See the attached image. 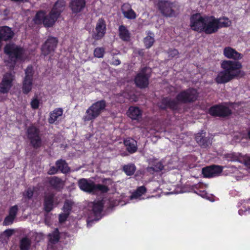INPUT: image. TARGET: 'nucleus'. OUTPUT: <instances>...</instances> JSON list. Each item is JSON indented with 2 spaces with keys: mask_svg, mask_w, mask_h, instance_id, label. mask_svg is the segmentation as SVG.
<instances>
[{
  "mask_svg": "<svg viewBox=\"0 0 250 250\" xmlns=\"http://www.w3.org/2000/svg\"><path fill=\"white\" fill-rule=\"evenodd\" d=\"M66 6L64 0H58L54 4L52 10L48 15L43 11L37 13L34 21L36 24H43L45 27H51L55 23L61 13Z\"/></svg>",
  "mask_w": 250,
  "mask_h": 250,
  "instance_id": "obj_1",
  "label": "nucleus"
},
{
  "mask_svg": "<svg viewBox=\"0 0 250 250\" xmlns=\"http://www.w3.org/2000/svg\"><path fill=\"white\" fill-rule=\"evenodd\" d=\"M221 67L233 79L236 78L242 77L245 73L241 70L242 64L239 61L232 60L223 61L221 64Z\"/></svg>",
  "mask_w": 250,
  "mask_h": 250,
  "instance_id": "obj_2",
  "label": "nucleus"
},
{
  "mask_svg": "<svg viewBox=\"0 0 250 250\" xmlns=\"http://www.w3.org/2000/svg\"><path fill=\"white\" fill-rule=\"evenodd\" d=\"M4 53L8 56L10 62L9 66L14 67V64L18 60H23V55L24 54V50L19 47L15 44L9 43L5 45L4 49Z\"/></svg>",
  "mask_w": 250,
  "mask_h": 250,
  "instance_id": "obj_3",
  "label": "nucleus"
},
{
  "mask_svg": "<svg viewBox=\"0 0 250 250\" xmlns=\"http://www.w3.org/2000/svg\"><path fill=\"white\" fill-rule=\"evenodd\" d=\"M106 103L104 100H101L93 103L86 110L83 120L84 122L93 121L97 118L105 109Z\"/></svg>",
  "mask_w": 250,
  "mask_h": 250,
  "instance_id": "obj_4",
  "label": "nucleus"
},
{
  "mask_svg": "<svg viewBox=\"0 0 250 250\" xmlns=\"http://www.w3.org/2000/svg\"><path fill=\"white\" fill-rule=\"evenodd\" d=\"M103 204L101 201H95L91 202L88 204V209L90 210L91 216H89V219L87 221V226L90 225V223L92 221H98L99 219L101 211L103 209Z\"/></svg>",
  "mask_w": 250,
  "mask_h": 250,
  "instance_id": "obj_5",
  "label": "nucleus"
},
{
  "mask_svg": "<svg viewBox=\"0 0 250 250\" xmlns=\"http://www.w3.org/2000/svg\"><path fill=\"white\" fill-rule=\"evenodd\" d=\"M207 17H202L199 14L192 15L190 18V26L191 29L199 32H204Z\"/></svg>",
  "mask_w": 250,
  "mask_h": 250,
  "instance_id": "obj_6",
  "label": "nucleus"
},
{
  "mask_svg": "<svg viewBox=\"0 0 250 250\" xmlns=\"http://www.w3.org/2000/svg\"><path fill=\"white\" fill-rule=\"evenodd\" d=\"M150 72V68L145 67L137 75L135 78V83L137 86L145 88L148 85Z\"/></svg>",
  "mask_w": 250,
  "mask_h": 250,
  "instance_id": "obj_7",
  "label": "nucleus"
},
{
  "mask_svg": "<svg viewBox=\"0 0 250 250\" xmlns=\"http://www.w3.org/2000/svg\"><path fill=\"white\" fill-rule=\"evenodd\" d=\"M33 70L31 66H28L25 70V76L23 81L22 91L25 94L28 93L32 90Z\"/></svg>",
  "mask_w": 250,
  "mask_h": 250,
  "instance_id": "obj_8",
  "label": "nucleus"
},
{
  "mask_svg": "<svg viewBox=\"0 0 250 250\" xmlns=\"http://www.w3.org/2000/svg\"><path fill=\"white\" fill-rule=\"evenodd\" d=\"M198 97L197 91L194 89H189L180 93L177 96V100L179 102H188L194 101Z\"/></svg>",
  "mask_w": 250,
  "mask_h": 250,
  "instance_id": "obj_9",
  "label": "nucleus"
},
{
  "mask_svg": "<svg viewBox=\"0 0 250 250\" xmlns=\"http://www.w3.org/2000/svg\"><path fill=\"white\" fill-rule=\"evenodd\" d=\"M14 80V74L12 73H6L0 83V92L3 93L8 92L11 88Z\"/></svg>",
  "mask_w": 250,
  "mask_h": 250,
  "instance_id": "obj_10",
  "label": "nucleus"
},
{
  "mask_svg": "<svg viewBox=\"0 0 250 250\" xmlns=\"http://www.w3.org/2000/svg\"><path fill=\"white\" fill-rule=\"evenodd\" d=\"M209 113L212 116L225 117L230 114L231 110L226 104H221L211 107Z\"/></svg>",
  "mask_w": 250,
  "mask_h": 250,
  "instance_id": "obj_11",
  "label": "nucleus"
},
{
  "mask_svg": "<svg viewBox=\"0 0 250 250\" xmlns=\"http://www.w3.org/2000/svg\"><path fill=\"white\" fill-rule=\"evenodd\" d=\"M158 6L161 13L165 16L172 17L174 15V4L168 1L161 0Z\"/></svg>",
  "mask_w": 250,
  "mask_h": 250,
  "instance_id": "obj_12",
  "label": "nucleus"
},
{
  "mask_svg": "<svg viewBox=\"0 0 250 250\" xmlns=\"http://www.w3.org/2000/svg\"><path fill=\"white\" fill-rule=\"evenodd\" d=\"M204 32L207 34H211L219 29L217 19L213 17H207Z\"/></svg>",
  "mask_w": 250,
  "mask_h": 250,
  "instance_id": "obj_13",
  "label": "nucleus"
},
{
  "mask_svg": "<svg viewBox=\"0 0 250 250\" xmlns=\"http://www.w3.org/2000/svg\"><path fill=\"white\" fill-rule=\"evenodd\" d=\"M27 133L28 137L34 147H39L41 145V140L39 136V131L37 128L34 126H31L28 129Z\"/></svg>",
  "mask_w": 250,
  "mask_h": 250,
  "instance_id": "obj_14",
  "label": "nucleus"
},
{
  "mask_svg": "<svg viewBox=\"0 0 250 250\" xmlns=\"http://www.w3.org/2000/svg\"><path fill=\"white\" fill-rule=\"evenodd\" d=\"M58 41L54 37L49 38L42 47V53L44 55L51 54L54 50L57 44Z\"/></svg>",
  "mask_w": 250,
  "mask_h": 250,
  "instance_id": "obj_15",
  "label": "nucleus"
},
{
  "mask_svg": "<svg viewBox=\"0 0 250 250\" xmlns=\"http://www.w3.org/2000/svg\"><path fill=\"white\" fill-rule=\"evenodd\" d=\"M222 167L211 166L202 169V173L206 177H213L218 176L222 171Z\"/></svg>",
  "mask_w": 250,
  "mask_h": 250,
  "instance_id": "obj_16",
  "label": "nucleus"
},
{
  "mask_svg": "<svg viewBox=\"0 0 250 250\" xmlns=\"http://www.w3.org/2000/svg\"><path fill=\"white\" fill-rule=\"evenodd\" d=\"M94 185V182L90 179L83 178L78 181L79 188L82 190L88 193H93Z\"/></svg>",
  "mask_w": 250,
  "mask_h": 250,
  "instance_id": "obj_17",
  "label": "nucleus"
},
{
  "mask_svg": "<svg viewBox=\"0 0 250 250\" xmlns=\"http://www.w3.org/2000/svg\"><path fill=\"white\" fill-rule=\"evenodd\" d=\"M223 54L225 57L229 59H232L237 61L242 59L243 55L237 52L235 49L229 47H226L223 50Z\"/></svg>",
  "mask_w": 250,
  "mask_h": 250,
  "instance_id": "obj_18",
  "label": "nucleus"
},
{
  "mask_svg": "<svg viewBox=\"0 0 250 250\" xmlns=\"http://www.w3.org/2000/svg\"><path fill=\"white\" fill-rule=\"evenodd\" d=\"M96 33L93 35V38L99 40L104 37L105 33L106 25L104 20L101 19L98 20L96 26Z\"/></svg>",
  "mask_w": 250,
  "mask_h": 250,
  "instance_id": "obj_19",
  "label": "nucleus"
},
{
  "mask_svg": "<svg viewBox=\"0 0 250 250\" xmlns=\"http://www.w3.org/2000/svg\"><path fill=\"white\" fill-rule=\"evenodd\" d=\"M14 32L10 28L4 26L0 27V42L6 41L11 39L14 36Z\"/></svg>",
  "mask_w": 250,
  "mask_h": 250,
  "instance_id": "obj_20",
  "label": "nucleus"
},
{
  "mask_svg": "<svg viewBox=\"0 0 250 250\" xmlns=\"http://www.w3.org/2000/svg\"><path fill=\"white\" fill-rule=\"evenodd\" d=\"M59 203L57 200H55L53 194L46 195L44 199V209L47 212L51 211L54 205H57Z\"/></svg>",
  "mask_w": 250,
  "mask_h": 250,
  "instance_id": "obj_21",
  "label": "nucleus"
},
{
  "mask_svg": "<svg viewBox=\"0 0 250 250\" xmlns=\"http://www.w3.org/2000/svg\"><path fill=\"white\" fill-rule=\"evenodd\" d=\"M85 2L84 0H72L70 7L74 13L81 12L84 7Z\"/></svg>",
  "mask_w": 250,
  "mask_h": 250,
  "instance_id": "obj_22",
  "label": "nucleus"
},
{
  "mask_svg": "<svg viewBox=\"0 0 250 250\" xmlns=\"http://www.w3.org/2000/svg\"><path fill=\"white\" fill-rule=\"evenodd\" d=\"M232 79L224 70L219 71L215 78V82L217 83H227Z\"/></svg>",
  "mask_w": 250,
  "mask_h": 250,
  "instance_id": "obj_23",
  "label": "nucleus"
},
{
  "mask_svg": "<svg viewBox=\"0 0 250 250\" xmlns=\"http://www.w3.org/2000/svg\"><path fill=\"white\" fill-rule=\"evenodd\" d=\"M127 113V115L132 120H138L141 118L142 112L138 107L131 106Z\"/></svg>",
  "mask_w": 250,
  "mask_h": 250,
  "instance_id": "obj_24",
  "label": "nucleus"
},
{
  "mask_svg": "<svg viewBox=\"0 0 250 250\" xmlns=\"http://www.w3.org/2000/svg\"><path fill=\"white\" fill-rule=\"evenodd\" d=\"M122 10L125 18L129 19H134L136 18V14L129 4H124L122 7Z\"/></svg>",
  "mask_w": 250,
  "mask_h": 250,
  "instance_id": "obj_25",
  "label": "nucleus"
},
{
  "mask_svg": "<svg viewBox=\"0 0 250 250\" xmlns=\"http://www.w3.org/2000/svg\"><path fill=\"white\" fill-rule=\"evenodd\" d=\"M63 110L62 108H56L50 113L48 122L50 124H53L62 115Z\"/></svg>",
  "mask_w": 250,
  "mask_h": 250,
  "instance_id": "obj_26",
  "label": "nucleus"
},
{
  "mask_svg": "<svg viewBox=\"0 0 250 250\" xmlns=\"http://www.w3.org/2000/svg\"><path fill=\"white\" fill-rule=\"evenodd\" d=\"M124 144L129 153H133L137 151V142L135 140L132 138H127L125 140Z\"/></svg>",
  "mask_w": 250,
  "mask_h": 250,
  "instance_id": "obj_27",
  "label": "nucleus"
},
{
  "mask_svg": "<svg viewBox=\"0 0 250 250\" xmlns=\"http://www.w3.org/2000/svg\"><path fill=\"white\" fill-rule=\"evenodd\" d=\"M243 155L239 153L231 152L225 155V157L228 161L239 162L241 163Z\"/></svg>",
  "mask_w": 250,
  "mask_h": 250,
  "instance_id": "obj_28",
  "label": "nucleus"
},
{
  "mask_svg": "<svg viewBox=\"0 0 250 250\" xmlns=\"http://www.w3.org/2000/svg\"><path fill=\"white\" fill-rule=\"evenodd\" d=\"M204 133L202 132L201 133H198L196 135L195 139L196 142L201 146L203 147H206L208 146L210 144V141L207 140L206 138L204 137Z\"/></svg>",
  "mask_w": 250,
  "mask_h": 250,
  "instance_id": "obj_29",
  "label": "nucleus"
},
{
  "mask_svg": "<svg viewBox=\"0 0 250 250\" xmlns=\"http://www.w3.org/2000/svg\"><path fill=\"white\" fill-rule=\"evenodd\" d=\"M159 106L162 109H164L168 107L172 108V109H176L177 108V104L174 101H170L167 98L164 99L162 101V103L160 104Z\"/></svg>",
  "mask_w": 250,
  "mask_h": 250,
  "instance_id": "obj_30",
  "label": "nucleus"
},
{
  "mask_svg": "<svg viewBox=\"0 0 250 250\" xmlns=\"http://www.w3.org/2000/svg\"><path fill=\"white\" fill-rule=\"evenodd\" d=\"M49 183L52 187L56 189L62 188L64 185L63 181L57 177L51 178Z\"/></svg>",
  "mask_w": 250,
  "mask_h": 250,
  "instance_id": "obj_31",
  "label": "nucleus"
},
{
  "mask_svg": "<svg viewBox=\"0 0 250 250\" xmlns=\"http://www.w3.org/2000/svg\"><path fill=\"white\" fill-rule=\"evenodd\" d=\"M204 185L203 184H199L197 185L196 186V188H199V189H198V190L196 191L195 192L203 198L207 199L208 200L212 202L214 200L213 199V196L212 195L208 194L204 190H201L199 189V188H201Z\"/></svg>",
  "mask_w": 250,
  "mask_h": 250,
  "instance_id": "obj_32",
  "label": "nucleus"
},
{
  "mask_svg": "<svg viewBox=\"0 0 250 250\" xmlns=\"http://www.w3.org/2000/svg\"><path fill=\"white\" fill-rule=\"evenodd\" d=\"M119 35L120 37L124 41H128L130 39V33L126 28L121 25L119 27Z\"/></svg>",
  "mask_w": 250,
  "mask_h": 250,
  "instance_id": "obj_33",
  "label": "nucleus"
},
{
  "mask_svg": "<svg viewBox=\"0 0 250 250\" xmlns=\"http://www.w3.org/2000/svg\"><path fill=\"white\" fill-rule=\"evenodd\" d=\"M154 35L152 32L149 31L147 36L144 39V43L146 48H150L154 42Z\"/></svg>",
  "mask_w": 250,
  "mask_h": 250,
  "instance_id": "obj_34",
  "label": "nucleus"
},
{
  "mask_svg": "<svg viewBox=\"0 0 250 250\" xmlns=\"http://www.w3.org/2000/svg\"><path fill=\"white\" fill-rule=\"evenodd\" d=\"M56 164L58 168L62 173L69 172V168L64 161L59 160L56 162Z\"/></svg>",
  "mask_w": 250,
  "mask_h": 250,
  "instance_id": "obj_35",
  "label": "nucleus"
},
{
  "mask_svg": "<svg viewBox=\"0 0 250 250\" xmlns=\"http://www.w3.org/2000/svg\"><path fill=\"white\" fill-rule=\"evenodd\" d=\"M146 191V188L143 187V186H142V187H139L135 192H134L131 195V199H139V200H141V196L144 194Z\"/></svg>",
  "mask_w": 250,
  "mask_h": 250,
  "instance_id": "obj_36",
  "label": "nucleus"
},
{
  "mask_svg": "<svg viewBox=\"0 0 250 250\" xmlns=\"http://www.w3.org/2000/svg\"><path fill=\"white\" fill-rule=\"evenodd\" d=\"M108 190L109 188L107 186L102 184H95L93 193H106Z\"/></svg>",
  "mask_w": 250,
  "mask_h": 250,
  "instance_id": "obj_37",
  "label": "nucleus"
},
{
  "mask_svg": "<svg viewBox=\"0 0 250 250\" xmlns=\"http://www.w3.org/2000/svg\"><path fill=\"white\" fill-rule=\"evenodd\" d=\"M31 246V241L28 238L24 237L21 240L20 248L21 250H29Z\"/></svg>",
  "mask_w": 250,
  "mask_h": 250,
  "instance_id": "obj_38",
  "label": "nucleus"
},
{
  "mask_svg": "<svg viewBox=\"0 0 250 250\" xmlns=\"http://www.w3.org/2000/svg\"><path fill=\"white\" fill-rule=\"evenodd\" d=\"M219 29L222 27H227L229 26L231 24V21L227 18H223L217 19Z\"/></svg>",
  "mask_w": 250,
  "mask_h": 250,
  "instance_id": "obj_39",
  "label": "nucleus"
},
{
  "mask_svg": "<svg viewBox=\"0 0 250 250\" xmlns=\"http://www.w3.org/2000/svg\"><path fill=\"white\" fill-rule=\"evenodd\" d=\"M74 205V202L69 200H66L64 204L63 207V211L64 212L68 213V214H70V211L72 209V207Z\"/></svg>",
  "mask_w": 250,
  "mask_h": 250,
  "instance_id": "obj_40",
  "label": "nucleus"
},
{
  "mask_svg": "<svg viewBox=\"0 0 250 250\" xmlns=\"http://www.w3.org/2000/svg\"><path fill=\"white\" fill-rule=\"evenodd\" d=\"M135 169V167L133 164L127 165L124 167V170L127 175H132Z\"/></svg>",
  "mask_w": 250,
  "mask_h": 250,
  "instance_id": "obj_41",
  "label": "nucleus"
},
{
  "mask_svg": "<svg viewBox=\"0 0 250 250\" xmlns=\"http://www.w3.org/2000/svg\"><path fill=\"white\" fill-rule=\"evenodd\" d=\"M49 241L53 243H55L57 242L59 240V231L57 229H55V230L51 234L49 235Z\"/></svg>",
  "mask_w": 250,
  "mask_h": 250,
  "instance_id": "obj_42",
  "label": "nucleus"
},
{
  "mask_svg": "<svg viewBox=\"0 0 250 250\" xmlns=\"http://www.w3.org/2000/svg\"><path fill=\"white\" fill-rule=\"evenodd\" d=\"M104 49L102 47H97L95 48L94 51V55L97 58H102L104 54Z\"/></svg>",
  "mask_w": 250,
  "mask_h": 250,
  "instance_id": "obj_43",
  "label": "nucleus"
},
{
  "mask_svg": "<svg viewBox=\"0 0 250 250\" xmlns=\"http://www.w3.org/2000/svg\"><path fill=\"white\" fill-rule=\"evenodd\" d=\"M241 163L244 164L247 168L250 169V156L243 155Z\"/></svg>",
  "mask_w": 250,
  "mask_h": 250,
  "instance_id": "obj_44",
  "label": "nucleus"
},
{
  "mask_svg": "<svg viewBox=\"0 0 250 250\" xmlns=\"http://www.w3.org/2000/svg\"><path fill=\"white\" fill-rule=\"evenodd\" d=\"M35 188H28L23 193V196L25 198H27L28 199L31 198L33 195V193L35 191Z\"/></svg>",
  "mask_w": 250,
  "mask_h": 250,
  "instance_id": "obj_45",
  "label": "nucleus"
},
{
  "mask_svg": "<svg viewBox=\"0 0 250 250\" xmlns=\"http://www.w3.org/2000/svg\"><path fill=\"white\" fill-rule=\"evenodd\" d=\"M18 210V207L17 205H15L12 207H11L9 210V215L16 217L17 212Z\"/></svg>",
  "mask_w": 250,
  "mask_h": 250,
  "instance_id": "obj_46",
  "label": "nucleus"
},
{
  "mask_svg": "<svg viewBox=\"0 0 250 250\" xmlns=\"http://www.w3.org/2000/svg\"><path fill=\"white\" fill-rule=\"evenodd\" d=\"M15 217L10 215H8L4 219V222H3V224L5 225H11L13 223L14 219H15Z\"/></svg>",
  "mask_w": 250,
  "mask_h": 250,
  "instance_id": "obj_47",
  "label": "nucleus"
},
{
  "mask_svg": "<svg viewBox=\"0 0 250 250\" xmlns=\"http://www.w3.org/2000/svg\"><path fill=\"white\" fill-rule=\"evenodd\" d=\"M31 105L33 109L38 108L39 106V101L37 98L33 99L31 102Z\"/></svg>",
  "mask_w": 250,
  "mask_h": 250,
  "instance_id": "obj_48",
  "label": "nucleus"
},
{
  "mask_svg": "<svg viewBox=\"0 0 250 250\" xmlns=\"http://www.w3.org/2000/svg\"><path fill=\"white\" fill-rule=\"evenodd\" d=\"M69 214L66 212H63L59 215V221L60 222H64L68 217Z\"/></svg>",
  "mask_w": 250,
  "mask_h": 250,
  "instance_id": "obj_49",
  "label": "nucleus"
},
{
  "mask_svg": "<svg viewBox=\"0 0 250 250\" xmlns=\"http://www.w3.org/2000/svg\"><path fill=\"white\" fill-rule=\"evenodd\" d=\"M163 168V165L161 162H158L153 167V169L155 171H158L162 170Z\"/></svg>",
  "mask_w": 250,
  "mask_h": 250,
  "instance_id": "obj_50",
  "label": "nucleus"
},
{
  "mask_svg": "<svg viewBox=\"0 0 250 250\" xmlns=\"http://www.w3.org/2000/svg\"><path fill=\"white\" fill-rule=\"evenodd\" d=\"M13 233V231L11 229H7L5 230L3 233V235L9 237Z\"/></svg>",
  "mask_w": 250,
  "mask_h": 250,
  "instance_id": "obj_51",
  "label": "nucleus"
},
{
  "mask_svg": "<svg viewBox=\"0 0 250 250\" xmlns=\"http://www.w3.org/2000/svg\"><path fill=\"white\" fill-rule=\"evenodd\" d=\"M58 171V169L57 168H56L54 167H52L50 168L49 170L48 171V173L49 174H54L56 173Z\"/></svg>",
  "mask_w": 250,
  "mask_h": 250,
  "instance_id": "obj_52",
  "label": "nucleus"
},
{
  "mask_svg": "<svg viewBox=\"0 0 250 250\" xmlns=\"http://www.w3.org/2000/svg\"><path fill=\"white\" fill-rule=\"evenodd\" d=\"M36 240L39 242L43 238V234L42 233H38L35 234Z\"/></svg>",
  "mask_w": 250,
  "mask_h": 250,
  "instance_id": "obj_53",
  "label": "nucleus"
},
{
  "mask_svg": "<svg viewBox=\"0 0 250 250\" xmlns=\"http://www.w3.org/2000/svg\"><path fill=\"white\" fill-rule=\"evenodd\" d=\"M249 213V211L248 210H247L246 208H245V210H243L242 209H240L238 211V213L240 215H242L243 214H247V213Z\"/></svg>",
  "mask_w": 250,
  "mask_h": 250,
  "instance_id": "obj_54",
  "label": "nucleus"
},
{
  "mask_svg": "<svg viewBox=\"0 0 250 250\" xmlns=\"http://www.w3.org/2000/svg\"><path fill=\"white\" fill-rule=\"evenodd\" d=\"M169 55L171 56V57H175L178 54V52L176 49H173L169 51Z\"/></svg>",
  "mask_w": 250,
  "mask_h": 250,
  "instance_id": "obj_55",
  "label": "nucleus"
},
{
  "mask_svg": "<svg viewBox=\"0 0 250 250\" xmlns=\"http://www.w3.org/2000/svg\"><path fill=\"white\" fill-rule=\"evenodd\" d=\"M120 63V62L119 60H116L115 61V64L118 65V64H119Z\"/></svg>",
  "mask_w": 250,
  "mask_h": 250,
  "instance_id": "obj_56",
  "label": "nucleus"
},
{
  "mask_svg": "<svg viewBox=\"0 0 250 250\" xmlns=\"http://www.w3.org/2000/svg\"><path fill=\"white\" fill-rule=\"evenodd\" d=\"M247 136L250 139V128L248 131V134H247Z\"/></svg>",
  "mask_w": 250,
  "mask_h": 250,
  "instance_id": "obj_57",
  "label": "nucleus"
},
{
  "mask_svg": "<svg viewBox=\"0 0 250 250\" xmlns=\"http://www.w3.org/2000/svg\"><path fill=\"white\" fill-rule=\"evenodd\" d=\"M2 45V43H1V42H0V50H1V48Z\"/></svg>",
  "mask_w": 250,
  "mask_h": 250,
  "instance_id": "obj_58",
  "label": "nucleus"
}]
</instances>
